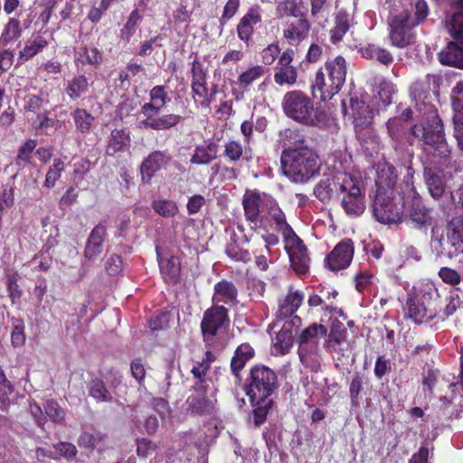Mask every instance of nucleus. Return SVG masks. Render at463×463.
Wrapping results in <instances>:
<instances>
[{"mask_svg":"<svg viewBox=\"0 0 463 463\" xmlns=\"http://www.w3.org/2000/svg\"><path fill=\"white\" fill-rule=\"evenodd\" d=\"M285 114L293 120L307 126H318L319 115L314 109L313 101L298 90L286 93L282 100Z\"/></svg>","mask_w":463,"mask_h":463,"instance_id":"8","label":"nucleus"},{"mask_svg":"<svg viewBox=\"0 0 463 463\" xmlns=\"http://www.w3.org/2000/svg\"><path fill=\"white\" fill-rule=\"evenodd\" d=\"M253 407L252 415L249 418V423H253L255 427H260L266 421L268 412L272 406L270 398H263L260 400L250 399Z\"/></svg>","mask_w":463,"mask_h":463,"instance_id":"32","label":"nucleus"},{"mask_svg":"<svg viewBox=\"0 0 463 463\" xmlns=\"http://www.w3.org/2000/svg\"><path fill=\"white\" fill-rule=\"evenodd\" d=\"M351 25L350 15L345 11H339L335 17V25L330 30V40L333 43L340 42Z\"/></svg>","mask_w":463,"mask_h":463,"instance_id":"36","label":"nucleus"},{"mask_svg":"<svg viewBox=\"0 0 463 463\" xmlns=\"http://www.w3.org/2000/svg\"><path fill=\"white\" fill-rule=\"evenodd\" d=\"M229 322L228 309L224 306H213L208 308L201 322V330L203 335V340L212 345L214 341V336L217 335L226 323Z\"/></svg>","mask_w":463,"mask_h":463,"instance_id":"13","label":"nucleus"},{"mask_svg":"<svg viewBox=\"0 0 463 463\" xmlns=\"http://www.w3.org/2000/svg\"><path fill=\"white\" fill-rule=\"evenodd\" d=\"M225 253L230 259L236 261L248 262L250 260V252L240 246L235 233L232 234L231 240L226 245Z\"/></svg>","mask_w":463,"mask_h":463,"instance_id":"44","label":"nucleus"},{"mask_svg":"<svg viewBox=\"0 0 463 463\" xmlns=\"http://www.w3.org/2000/svg\"><path fill=\"white\" fill-rule=\"evenodd\" d=\"M310 28L311 24L306 17L287 22L283 28V37L290 45H298L308 37Z\"/></svg>","mask_w":463,"mask_h":463,"instance_id":"19","label":"nucleus"},{"mask_svg":"<svg viewBox=\"0 0 463 463\" xmlns=\"http://www.w3.org/2000/svg\"><path fill=\"white\" fill-rule=\"evenodd\" d=\"M411 134L429 146L434 156L447 158L450 150L444 137L443 125L435 112H432L428 121L416 124L411 128Z\"/></svg>","mask_w":463,"mask_h":463,"instance_id":"6","label":"nucleus"},{"mask_svg":"<svg viewBox=\"0 0 463 463\" xmlns=\"http://www.w3.org/2000/svg\"><path fill=\"white\" fill-rule=\"evenodd\" d=\"M439 276L447 284L455 286L460 282V275L453 269L443 267L439 271Z\"/></svg>","mask_w":463,"mask_h":463,"instance_id":"62","label":"nucleus"},{"mask_svg":"<svg viewBox=\"0 0 463 463\" xmlns=\"http://www.w3.org/2000/svg\"><path fill=\"white\" fill-rule=\"evenodd\" d=\"M241 21L243 23L253 25L260 23L261 21V9L259 5L250 7L248 12L241 17Z\"/></svg>","mask_w":463,"mask_h":463,"instance_id":"63","label":"nucleus"},{"mask_svg":"<svg viewBox=\"0 0 463 463\" xmlns=\"http://www.w3.org/2000/svg\"><path fill=\"white\" fill-rule=\"evenodd\" d=\"M338 196L345 213L351 217L360 216L365 210V203L356 178L347 173L336 174Z\"/></svg>","mask_w":463,"mask_h":463,"instance_id":"9","label":"nucleus"},{"mask_svg":"<svg viewBox=\"0 0 463 463\" xmlns=\"http://www.w3.org/2000/svg\"><path fill=\"white\" fill-rule=\"evenodd\" d=\"M102 61L101 52L93 46H80L74 50V63L78 69L97 68Z\"/></svg>","mask_w":463,"mask_h":463,"instance_id":"26","label":"nucleus"},{"mask_svg":"<svg viewBox=\"0 0 463 463\" xmlns=\"http://www.w3.org/2000/svg\"><path fill=\"white\" fill-rule=\"evenodd\" d=\"M346 335L347 331L341 324L335 326L328 334L327 339L325 343V348L331 353L342 352L343 349L340 348V345L345 342Z\"/></svg>","mask_w":463,"mask_h":463,"instance_id":"39","label":"nucleus"},{"mask_svg":"<svg viewBox=\"0 0 463 463\" xmlns=\"http://www.w3.org/2000/svg\"><path fill=\"white\" fill-rule=\"evenodd\" d=\"M388 39L392 46L403 49L416 41L414 28L429 14L425 0H388Z\"/></svg>","mask_w":463,"mask_h":463,"instance_id":"1","label":"nucleus"},{"mask_svg":"<svg viewBox=\"0 0 463 463\" xmlns=\"http://www.w3.org/2000/svg\"><path fill=\"white\" fill-rule=\"evenodd\" d=\"M307 304L311 307H321V308L328 313H332L335 310V307L333 306V304L327 303L326 298H324L323 294H317L312 293L309 295L307 299Z\"/></svg>","mask_w":463,"mask_h":463,"instance_id":"56","label":"nucleus"},{"mask_svg":"<svg viewBox=\"0 0 463 463\" xmlns=\"http://www.w3.org/2000/svg\"><path fill=\"white\" fill-rule=\"evenodd\" d=\"M302 0H283L278 3L276 6V14L278 18L292 16L295 18L305 17L302 11Z\"/></svg>","mask_w":463,"mask_h":463,"instance_id":"38","label":"nucleus"},{"mask_svg":"<svg viewBox=\"0 0 463 463\" xmlns=\"http://www.w3.org/2000/svg\"><path fill=\"white\" fill-rule=\"evenodd\" d=\"M272 197L257 191H247L242 199L244 215L248 222L257 225L262 222L263 214L267 211V203Z\"/></svg>","mask_w":463,"mask_h":463,"instance_id":"14","label":"nucleus"},{"mask_svg":"<svg viewBox=\"0 0 463 463\" xmlns=\"http://www.w3.org/2000/svg\"><path fill=\"white\" fill-rule=\"evenodd\" d=\"M51 39L52 36L47 30L36 35H33L32 38L26 42L23 50L20 51L19 58L24 61H28L46 48Z\"/></svg>","mask_w":463,"mask_h":463,"instance_id":"27","label":"nucleus"},{"mask_svg":"<svg viewBox=\"0 0 463 463\" xmlns=\"http://www.w3.org/2000/svg\"><path fill=\"white\" fill-rule=\"evenodd\" d=\"M278 142L283 148L281 155L300 150L302 147H309L307 145L305 135L297 128H284L280 130Z\"/></svg>","mask_w":463,"mask_h":463,"instance_id":"20","label":"nucleus"},{"mask_svg":"<svg viewBox=\"0 0 463 463\" xmlns=\"http://www.w3.org/2000/svg\"><path fill=\"white\" fill-rule=\"evenodd\" d=\"M280 52V49L278 43H273L268 45L261 52V60L262 62L266 65L272 64L277 59L278 55Z\"/></svg>","mask_w":463,"mask_h":463,"instance_id":"60","label":"nucleus"},{"mask_svg":"<svg viewBox=\"0 0 463 463\" xmlns=\"http://www.w3.org/2000/svg\"><path fill=\"white\" fill-rule=\"evenodd\" d=\"M45 414L53 422H61L64 420V411L54 401H47L45 405Z\"/></svg>","mask_w":463,"mask_h":463,"instance_id":"58","label":"nucleus"},{"mask_svg":"<svg viewBox=\"0 0 463 463\" xmlns=\"http://www.w3.org/2000/svg\"><path fill=\"white\" fill-rule=\"evenodd\" d=\"M206 80L202 81H192V90L194 95L203 98V100L201 102L203 107L208 108L212 102L213 94L209 93V90L206 87Z\"/></svg>","mask_w":463,"mask_h":463,"instance_id":"53","label":"nucleus"},{"mask_svg":"<svg viewBox=\"0 0 463 463\" xmlns=\"http://www.w3.org/2000/svg\"><path fill=\"white\" fill-rule=\"evenodd\" d=\"M439 227H434L431 231V244L439 255L451 258L458 252H463V242H455L448 237H439Z\"/></svg>","mask_w":463,"mask_h":463,"instance_id":"24","label":"nucleus"},{"mask_svg":"<svg viewBox=\"0 0 463 463\" xmlns=\"http://www.w3.org/2000/svg\"><path fill=\"white\" fill-rule=\"evenodd\" d=\"M410 221L414 223L415 228L420 230L426 229L430 225V212L420 198L414 197L412 200Z\"/></svg>","mask_w":463,"mask_h":463,"instance_id":"29","label":"nucleus"},{"mask_svg":"<svg viewBox=\"0 0 463 463\" xmlns=\"http://www.w3.org/2000/svg\"><path fill=\"white\" fill-rule=\"evenodd\" d=\"M106 234L107 229L102 223L96 225L92 229L87 240L84 250V255L87 259L90 260H94L101 254L103 250V241Z\"/></svg>","mask_w":463,"mask_h":463,"instance_id":"25","label":"nucleus"},{"mask_svg":"<svg viewBox=\"0 0 463 463\" xmlns=\"http://www.w3.org/2000/svg\"><path fill=\"white\" fill-rule=\"evenodd\" d=\"M53 449L57 458L62 456L68 459H71L75 458L77 454L76 447L69 442H60L53 446Z\"/></svg>","mask_w":463,"mask_h":463,"instance_id":"59","label":"nucleus"},{"mask_svg":"<svg viewBox=\"0 0 463 463\" xmlns=\"http://www.w3.org/2000/svg\"><path fill=\"white\" fill-rule=\"evenodd\" d=\"M265 73L263 66L256 65L241 72L237 78L236 83L242 91L248 90L249 87L256 80H260Z\"/></svg>","mask_w":463,"mask_h":463,"instance_id":"41","label":"nucleus"},{"mask_svg":"<svg viewBox=\"0 0 463 463\" xmlns=\"http://www.w3.org/2000/svg\"><path fill=\"white\" fill-rule=\"evenodd\" d=\"M285 249L289 255L293 269L300 275L307 273L310 259L306 246L297 234L285 241Z\"/></svg>","mask_w":463,"mask_h":463,"instance_id":"16","label":"nucleus"},{"mask_svg":"<svg viewBox=\"0 0 463 463\" xmlns=\"http://www.w3.org/2000/svg\"><path fill=\"white\" fill-rule=\"evenodd\" d=\"M89 392L91 397L99 402H109L112 399V396L106 388L104 383L100 380L96 379L90 382Z\"/></svg>","mask_w":463,"mask_h":463,"instance_id":"51","label":"nucleus"},{"mask_svg":"<svg viewBox=\"0 0 463 463\" xmlns=\"http://www.w3.org/2000/svg\"><path fill=\"white\" fill-rule=\"evenodd\" d=\"M351 110L354 128L357 135H359L363 129H366L371 126L373 118V109H372L364 100L352 98Z\"/></svg>","mask_w":463,"mask_h":463,"instance_id":"21","label":"nucleus"},{"mask_svg":"<svg viewBox=\"0 0 463 463\" xmlns=\"http://www.w3.org/2000/svg\"><path fill=\"white\" fill-rule=\"evenodd\" d=\"M362 57L367 60H375L383 65H390L393 61L392 53L379 45L368 43L359 49Z\"/></svg>","mask_w":463,"mask_h":463,"instance_id":"30","label":"nucleus"},{"mask_svg":"<svg viewBox=\"0 0 463 463\" xmlns=\"http://www.w3.org/2000/svg\"><path fill=\"white\" fill-rule=\"evenodd\" d=\"M150 101L141 106L140 111L144 119L140 121L141 127L153 130H167L176 126L182 117L176 114L160 115L161 109L169 100L165 87L157 85L149 91Z\"/></svg>","mask_w":463,"mask_h":463,"instance_id":"3","label":"nucleus"},{"mask_svg":"<svg viewBox=\"0 0 463 463\" xmlns=\"http://www.w3.org/2000/svg\"><path fill=\"white\" fill-rule=\"evenodd\" d=\"M158 262L161 273L167 283L175 284L177 282L180 273V263L176 257L168 259L160 258L157 253Z\"/></svg>","mask_w":463,"mask_h":463,"instance_id":"34","label":"nucleus"},{"mask_svg":"<svg viewBox=\"0 0 463 463\" xmlns=\"http://www.w3.org/2000/svg\"><path fill=\"white\" fill-rule=\"evenodd\" d=\"M346 61L342 56L329 59L317 71L312 85L313 95L322 100L330 99L337 94L345 82Z\"/></svg>","mask_w":463,"mask_h":463,"instance_id":"4","label":"nucleus"},{"mask_svg":"<svg viewBox=\"0 0 463 463\" xmlns=\"http://www.w3.org/2000/svg\"><path fill=\"white\" fill-rule=\"evenodd\" d=\"M90 89L88 79L84 75H75L68 80L64 89L65 93L71 100L82 98Z\"/></svg>","mask_w":463,"mask_h":463,"instance_id":"35","label":"nucleus"},{"mask_svg":"<svg viewBox=\"0 0 463 463\" xmlns=\"http://www.w3.org/2000/svg\"><path fill=\"white\" fill-rule=\"evenodd\" d=\"M62 171H63V162L61 159H55L52 165L50 166V168L46 174L44 185L46 187L54 186L55 182L60 178Z\"/></svg>","mask_w":463,"mask_h":463,"instance_id":"54","label":"nucleus"},{"mask_svg":"<svg viewBox=\"0 0 463 463\" xmlns=\"http://www.w3.org/2000/svg\"><path fill=\"white\" fill-rule=\"evenodd\" d=\"M261 223L269 225L270 228L281 233L284 241L296 235L291 226L288 223L285 213L274 199L267 203V211L263 214Z\"/></svg>","mask_w":463,"mask_h":463,"instance_id":"15","label":"nucleus"},{"mask_svg":"<svg viewBox=\"0 0 463 463\" xmlns=\"http://www.w3.org/2000/svg\"><path fill=\"white\" fill-rule=\"evenodd\" d=\"M440 83V77L438 75L428 74L424 81L415 82L411 88V92L412 95L421 99L426 97L430 91L437 92Z\"/></svg>","mask_w":463,"mask_h":463,"instance_id":"37","label":"nucleus"},{"mask_svg":"<svg viewBox=\"0 0 463 463\" xmlns=\"http://www.w3.org/2000/svg\"><path fill=\"white\" fill-rule=\"evenodd\" d=\"M395 92L394 86L386 80H382L377 88V93L374 96L379 102L382 103L383 108H386L392 103V95Z\"/></svg>","mask_w":463,"mask_h":463,"instance_id":"50","label":"nucleus"},{"mask_svg":"<svg viewBox=\"0 0 463 463\" xmlns=\"http://www.w3.org/2000/svg\"><path fill=\"white\" fill-rule=\"evenodd\" d=\"M21 23L15 18H10L5 25L0 37V43L6 44L17 40L21 36Z\"/></svg>","mask_w":463,"mask_h":463,"instance_id":"45","label":"nucleus"},{"mask_svg":"<svg viewBox=\"0 0 463 463\" xmlns=\"http://www.w3.org/2000/svg\"><path fill=\"white\" fill-rule=\"evenodd\" d=\"M280 163L283 175L296 184L307 183L319 170L318 156L311 147L281 155Z\"/></svg>","mask_w":463,"mask_h":463,"instance_id":"2","label":"nucleus"},{"mask_svg":"<svg viewBox=\"0 0 463 463\" xmlns=\"http://www.w3.org/2000/svg\"><path fill=\"white\" fill-rule=\"evenodd\" d=\"M7 290L13 304H16L22 297L23 291L18 285L16 275H9L7 277Z\"/></svg>","mask_w":463,"mask_h":463,"instance_id":"57","label":"nucleus"},{"mask_svg":"<svg viewBox=\"0 0 463 463\" xmlns=\"http://www.w3.org/2000/svg\"><path fill=\"white\" fill-rule=\"evenodd\" d=\"M186 411L192 414L210 413L213 408V402L207 395L191 394L185 402Z\"/></svg>","mask_w":463,"mask_h":463,"instance_id":"33","label":"nucleus"},{"mask_svg":"<svg viewBox=\"0 0 463 463\" xmlns=\"http://www.w3.org/2000/svg\"><path fill=\"white\" fill-rule=\"evenodd\" d=\"M336 175L333 177H325L321 179L314 188L315 196L321 202L328 201L335 189L338 192V185H335V180Z\"/></svg>","mask_w":463,"mask_h":463,"instance_id":"43","label":"nucleus"},{"mask_svg":"<svg viewBox=\"0 0 463 463\" xmlns=\"http://www.w3.org/2000/svg\"><path fill=\"white\" fill-rule=\"evenodd\" d=\"M424 177L430 195L435 199L441 197L444 193V182L440 175L432 169H425Z\"/></svg>","mask_w":463,"mask_h":463,"instance_id":"42","label":"nucleus"},{"mask_svg":"<svg viewBox=\"0 0 463 463\" xmlns=\"http://www.w3.org/2000/svg\"><path fill=\"white\" fill-rule=\"evenodd\" d=\"M152 207L157 214L165 218H172L178 213L177 204L171 200H156L153 202Z\"/></svg>","mask_w":463,"mask_h":463,"instance_id":"49","label":"nucleus"},{"mask_svg":"<svg viewBox=\"0 0 463 463\" xmlns=\"http://www.w3.org/2000/svg\"><path fill=\"white\" fill-rule=\"evenodd\" d=\"M237 296L238 290L232 282L225 279L219 281L214 285L213 306L233 307L238 303Z\"/></svg>","mask_w":463,"mask_h":463,"instance_id":"23","label":"nucleus"},{"mask_svg":"<svg viewBox=\"0 0 463 463\" xmlns=\"http://www.w3.org/2000/svg\"><path fill=\"white\" fill-rule=\"evenodd\" d=\"M438 296V291L432 286H426L417 294H409L404 307L405 316L415 324H422L430 321L436 316V310L426 304L428 298L431 299Z\"/></svg>","mask_w":463,"mask_h":463,"instance_id":"10","label":"nucleus"},{"mask_svg":"<svg viewBox=\"0 0 463 463\" xmlns=\"http://www.w3.org/2000/svg\"><path fill=\"white\" fill-rule=\"evenodd\" d=\"M59 123L58 119L44 117L37 128V132L44 135H51L58 128Z\"/></svg>","mask_w":463,"mask_h":463,"instance_id":"64","label":"nucleus"},{"mask_svg":"<svg viewBox=\"0 0 463 463\" xmlns=\"http://www.w3.org/2000/svg\"><path fill=\"white\" fill-rule=\"evenodd\" d=\"M129 144V137L124 130L115 129L111 132L108 152H118L125 150Z\"/></svg>","mask_w":463,"mask_h":463,"instance_id":"47","label":"nucleus"},{"mask_svg":"<svg viewBox=\"0 0 463 463\" xmlns=\"http://www.w3.org/2000/svg\"><path fill=\"white\" fill-rule=\"evenodd\" d=\"M141 21V15L137 10L131 12L127 23L120 32V37L123 40L129 41L131 36L136 33L137 25Z\"/></svg>","mask_w":463,"mask_h":463,"instance_id":"52","label":"nucleus"},{"mask_svg":"<svg viewBox=\"0 0 463 463\" xmlns=\"http://www.w3.org/2000/svg\"><path fill=\"white\" fill-rule=\"evenodd\" d=\"M72 117L77 129L82 134L88 133L93 124L94 117L86 109H76Z\"/></svg>","mask_w":463,"mask_h":463,"instance_id":"46","label":"nucleus"},{"mask_svg":"<svg viewBox=\"0 0 463 463\" xmlns=\"http://www.w3.org/2000/svg\"><path fill=\"white\" fill-rule=\"evenodd\" d=\"M224 156L232 162L241 158L248 161L251 158V152L250 147L243 148L239 141L230 140L224 146Z\"/></svg>","mask_w":463,"mask_h":463,"instance_id":"40","label":"nucleus"},{"mask_svg":"<svg viewBox=\"0 0 463 463\" xmlns=\"http://www.w3.org/2000/svg\"><path fill=\"white\" fill-rule=\"evenodd\" d=\"M218 145L213 141H206L194 148L191 163L207 165L217 157Z\"/></svg>","mask_w":463,"mask_h":463,"instance_id":"28","label":"nucleus"},{"mask_svg":"<svg viewBox=\"0 0 463 463\" xmlns=\"http://www.w3.org/2000/svg\"><path fill=\"white\" fill-rule=\"evenodd\" d=\"M304 294L299 290L290 289L284 301L279 305L278 315L280 317H288L293 315L301 306Z\"/></svg>","mask_w":463,"mask_h":463,"instance_id":"31","label":"nucleus"},{"mask_svg":"<svg viewBox=\"0 0 463 463\" xmlns=\"http://www.w3.org/2000/svg\"><path fill=\"white\" fill-rule=\"evenodd\" d=\"M447 27L457 43H448L439 54V61L445 65L463 68V0L455 4L453 14L447 18Z\"/></svg>","mask_w":463,"mask_h":463,"instance_id":"5","label":"nucleus"},{"mask_svg":"<svg viewBox=\"0 0 463 463\" xmlns=\"http://www.w3.org/2000/svg\"><path fill=\"white\" fill-rule=\"evenodd\" d=\"M372 211L379 222L397 223L402 220L403 214L402 198L396 194H375Z\"/></svg>","mask_w":463,"mask_h":463,"instance_id":"12","label":"nucleus"},{"mask_svg":"<svg viewBox=\"0 0 463 463\" xmlns=\"http://www.w3.org/2000/svg\"><path fill=\"white\" fill-rule=\"evenodd\" d=\"M354 257V243L346 239L335 245L327 255L326 262L327 267L334 271L346 269Z\"/></svg>","mask_w":463,"mask_h":463,"instance_id":"17","label":"nucleus"},{"mask_svg":"<svg viewBox=\"0 0 463 463\" xmlns=\"http://www.w3.org/2000/svg\"><path fill=\"white\" fill-rule=\"evenodd\" d=\"M447 304L444 314L448 317L455 313V311L462 305V299L458 290H451L446 298Z\"/></svg>","mask_w":463,"mask_h":463,"instance_id":"55","label":"nucleus"},{"mask_svg":"<svg viewBox=\"0 0 463 463\" xmlns=\"http://www.w3.org/2000/svg\"><path fill=\"white\" fill-rule=\"evenodd\" d=\"M278 388L277 373L264 365H257L250 370L247 395L250 399L269 398Z\"/></svg>","mask_w":463,"mask_h":463,"instance_id":"11","label":"nucleus"},{"mask_svg":"<svg viewBox=\"0 0 463 463\" xmlns=\"http://www.w3.org/2000/svg\"><path fill=\"white\" fill-rule=\"evenodd\" d=\"M297 71L294 67H276L274 80L277 84L293 85L297 81Z\"/></svg>","mask_w":463,"mask_h":463,"instance_id":"48","label":"nucleus"},{"mask_svg":"<svg viewBox=\"0 0 463 463\" xmlns=\"http://www.w3.org/2000/svg\"><path fill=\"white\" fill-rule=\"evenodd\" d=\"M170 159L171 156L165 151L152 152L141 164L142 181L149 183L157 171L166 166Z\"/></svg>","mask_w":463,"mask_h":463,"instance_id":"18","label":"nucleus"},{"mask_svg":"<svg viewBox=\"0 0 463 463\" xmlns=\"http://www.w3.org/2000/svg\"><path fill=\"white\" fill-rule=\"evenodd\" d=\"M397 171L389 164L379 165L375 180L376 194H395L394 187L397 181Z\"/></svg>","mask_w":463,"mask_h":463,"instance_id":"22","label":"nucleus"},{"mask_svg":"<svg viewBox=\"0 0 463 463\" xmlns=\"http://www.w3.org/2000/svg\"><path fill=\"white\" fill-rule=\"evenodd\" d=\"M327 335L325 326L314 323L301 331L298 338V356L306 367L317 372L320 369L319 336Z\"/></svg>","mask_w":463,"mask_h":463,"instance_id":"7","label":"nucleus"},{"mask_svg":"<svg viewBox=\"0 0 463 463\" xmlns=\"http://www.w3.org/2000/svg\"><path fill=\"white\" fill-rule=\"evenodd\" d=\"M14 391V387L5 373L0 370V401L3 406H5L8 395Z\"/></svg>","mask_w":463,"mask_h":463,"instance_id":"61","label":"nucleus"}]
</instances>
